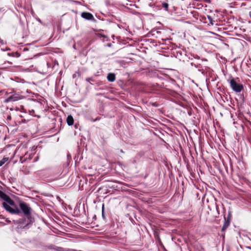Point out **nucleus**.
I'll return each mask as SVG.
<instances>
[{
	"label": "nucleus",
	"mask_w": 251,
	"mask_h": 251,
	"mask_svg": "<svg viewBox=\"0 0 251 251\" xmlns=\"http://www.w3.org/2000/svg\"><path fill=\"white\" fill-rule=\"evenodd\" d=\"M0 198L5 201L2 203L4 209L12 214L20 215V210L15 205L14 201L5 193L0 190Z\"/></svg>",
	"instance_id": "1"
},
{
	"label": "nucleus",
	"mask_w": 251,
	"mask_h": 251,
	"mask_svg": "<svg viewBox=\"0 0 251 251\" xmlns=\"http://www.w3.org/2000/svg\"><path fill=\"white\" fill-rule=\"evenodd\" d=\"M227 81L230 84V86L234 91L239 93L243 90V85L237 83L233 78L231 77Z\"/></svg>",
	"instance_id": "2"
},
{
	"label": "nucleus",
	"mask_w": 251,
	"mask_h": 251,
	"mask_svg": "<svg viewBox=\"0 0 251 251\" xmlns=\"http://www.w3.org/2000/svg\"><path fill=\"white\" fill-rule=\"evenodd\" d=\"M19 206L25 215L28 216L31 214V208L25 202L21 201L19 203Z\"/></svg>",
	"instance_id": "3"
},
{
	"label": "nucleus",
	"mask_w": 251,
	"mask_h": 251,
	"mask_svg": "<svg viewBox=\"0 0 251 251\" xmlns=\"http://www.w3.org/2000/svg\"><path fill=\"white\" fill-rule=\"evenodd\" d=\"M21 98H22V97L21 96H20L19 95L17 94H14L11 95L10 96L8 97L7 99H6L4 101L5 103H8V102H12V101H18V100H20V99H21Z\"/></svg>",
	"instance_id": "4"
},
{
	"label": "nucleus",
	"mask_w": 251,
	"mask_h": 251,
	"mask_svg": "<svg viewBox=\"0 0 251 251\" xmlns=\"http://www.w3.org/2000/svg\"><path fill=\"white\" fill-rule=\"evenodd\" d=\"M81 16L83 19H85L87 20H90V21H94L95 20V18H94V17L93 16V15L89 12H82L81 14Z\"/></svg>",
	"instance_id": "5"
},
{
	"label": "nucleus",
	"mask_w": 251,
	"mask_h": 251,
	"mask_svg": "<svg viewBox=\"0 0 251 251\" xmlns=\"http://www.w3.org/2000/svg\"><path fill=\"white\" fill-rule=\"evenodd\" d=\"M107 78L109 82H113L116 78L115 75L113 73H109L107 76Z\"/></svg>",
	"instance_id": "6"
},
{
	"label": "nucleus",
	"mask_w": 251,
	"mask_h": 251,
	"mask_svg": "<svg viewBox=\"0 0 251 251\" xmlns=\"http://www.w3.org/2000/svg\"><path fill=\"white\" fill-rule=\"evenodd\" d=\"M225 218V223L224 224V225L222 227V230L225 231L226 229V228L228 227V226L230 225V222L228 220H227V219H226V217H224Z\"/></svg>",
	"instance_id": "7"
},
{
	"label": "nucleus",
	"mask_w": 251,
	"mask_h": 251,
	"mask_svg": "<svg viewBox=\"0 0 251 251\" xmlns=\"http://www.w3.org/2000/svg\"><path fill=\"white\" fill-rule=\"evenodd\" d=\"M67 124L69 126H72L74 124V118L71 115H69L66 119Z\"/></svg>",
	"instance_id": "8"
},
{
	"label": "nucleus",
	"mask_w": 251,
	"mask_h": 251,
	"mask_svg": "<svg viewBox=\"0 0 251 251\" xmlns=\"http://www.w3.org/2000/svg\"><path fill=\"white\" fill-rule=\"evenodd\" d=\"M25 221V218H23V219H19V220H16V221H13L14 222V223L15 224H24V222Z\"/></svg>",
	"instance_id": "9"
},
{
	"label": "nucleus",
	"mask_w": 251,
	"mask_h": 251,
	"mask_svg": "<svg viewBox=\"0 0 251 251\" xmlns=\"http://www.w3.org/2000/svg\"><path fill=\"white\" fill-rule=\"evenodd\" d=\"M8 160V157H4L0 160V167L2 166Z\"/></svg>",
	"instance_id": "10"
},
{
	"label": "nucleus",
	"mask_w": 251,
	"mask_h": 251,
	"mask_svg": "<svg viewBox=\"0 0 251 251\" xmlns=\"http://www.w3.org/2000/svg\"><path fill=\"white\" fill-rule=\"evenodd\" d=\"M232 217V213L231 211H228V215L227 217H226V219H227V220H228L229 221H231V219Z\"/></svg>",
	"instance_id": "11"
},
{
	"label": "nucleus",
	"mask_w": 251,
	"mask_h": 251,
	"mask_svg": "<svg viewBox=\"0 0 251 251\" xmlns=\"http://www.w3.org/2000/svg\"><path fill=\"white\" fill-rule=\"evenodd\" d=\"M162 7L165 9L166 11L168 10L169 4L167 2H163L162 4Z\"/></svg>",
	"instance_id": "12"
},
{
	"label": "nucleus",
	"mask_w": 251,
	"mask_h": 251,
	"mask_svg": "<svg viewBox=\"0 0 251 251\" xmlns=\"http://www.w3.org/2000/svg\"><path fill=\"white\" fill-rule=\"evenodd\" d=\"M54 249L56 251H64V248L59 247H56Z\"/></svg>",
	"instance_id": "13"
},
{
	"label": "nucleus",
	"mask_w": 251,
	"mask_h": 251,
	"mask_svg": "<svg viewBox=\"0 0 251 251\" xmlns=\"http://www.w3.org/2000/svg\"><path fill=\"white\" fill-rule=\"evenodd\" d=\"M208 20H209V21L210 22V23L211 25H213V20H212V18L211 17H210V16H208Z\"/></svg>",
	"instance_id": "14"
},
{
	"label": "nucleus",
	"mask_w": 251,
	"mask_h": 251,
	"mask_svg": "<svg viewBox=\"0 0 251 251\" xmlns=\"http://www.w3.org/2000/svg\"><path fill=\"white\" fill-rule=\"evenodd\" d=\"M7 119L8 120H10L11 119V117L10 115H7Z\"/></svg>",
	"instance_id": "15"
},
{
	"label": "nucleus",
	"mask_w": 251,
	"mask_h": 251,
	"mask_svg": "<svg viewBox=\"0 0 251 251\" xmlns=\"http://www.w3.org/2000/svg\"><path fill=\"white\" fill-rule=\"evenodd\" d=\"M102 216L103 217L104 216V214H103V211H104V204H103L102 205Z\"/></svg>",
	"instance_id": "16"
},
{
	"label": "nucleus",
	"mask_w": 251,
	"mask_h": 251,
	"mask_svg": "<svg viewBox=\"0 0 251 251\" xmlns=\"http://www.w3.org/2000/svg\"><path fill=\"white\" fill-rule=\"evenodd\" d=\"M1 50L2 51L9 50V48H6L5 49H1Z\"/></svg>",
	"instance_id": "17"
},
{
	"label": "nucleus",
	"mask_w": 251,
	"mask_h": 251,
	"mask_svg": "<svg viewBox=\"0 0 251 251\" xmlns=\"http://www.w3.org/2000/svg\"><path fill=\"white\" fill-rule=\"evenodd\" d=\"M86 80L88 82H90V80H92V79L90 78H86Z\"/></svg>",
	"instance_id": "18"
},
{
	"label": "nucleus",
	"mask_w": 251,
	"mask_h": 251,
	"mask_svg": "<svg viewBox=\"0 0 251 251\" xmlns=\"http://www.w3.org/2000/svg\"><path fill=\"white\" fill-rule=\"evenodd\" d=\"M210 0H204V1H205V2H208V3L210 2Z\"/></svg>",
	"instance_id": "19"
},
{
	"label": "nucleus",
	"mask_w": 251,
	"mask_h": 251,
	"mask_svg": "<svg viewBox=\"0 0 251 251\" xmlns=\"http://www.w3.org/2000/svg\"><path fill=\"white\" fill-rule=\"evenodd\" d=\"M249 15L251 18V11L249 12Z\"/></svg>",
	"instance_id": "20"
},
{
	"label": "nucleus",
	"mask_w": 251,
	"mask_h": 251,
	"mask_svg": "<svg viewBox=\"0 0 251 251\" xmlns=\"http://www.w3.org/2000/svg\"><path fill=\"white\" fill-rule=\"evenodd\" d=\"M38 22H39L40 23H41V21L40 19H38Z\"/></svg>",
	"instance_id": "21"
},
{
	"label": "nucleus",
	"mask_w": 251,
	"mask_h": 251,
	"mask_svg": "<svg viewBox=\"0 0 251 251\" xmlns=\"http://www.w3.org/2000/svg\"><path fill=\"white\" fill-rule=\"evenodd\" d=\"M3 92V90H0V93H1V92Z\"/></svg>",
	"instance_id": "22"
},
{
	"label": "nucleus",
	"mask_w": 251,
	"mask_h": 251,
	"mask_svg": "<svg viewBox=\"0 0 251 251\" xmlns=\"http://www.w3.org/2000/svg\"><path fill=\"white\" fill-rule=\"evenodd\" d=\"M6 221H7V222H8V223L10 222V221H9V220H8H8H6Z\"/></svg>",
	"instance_id": "23"
},
{
	"label": "nucleus",
	"mask_w": 251,
	"mask_h": 251,
	"mask_svg": "<svg viewBox=\"0 0 251 251\" xmlns=\"http://www.w3.org/2000/svg\"><path fill=\"white\" fill-rule=\"evenodd\" d=\"M28 224H26L25 226H24V227H25V226H26Z\"/></svg>",
	"instance_id": "24"
}]
</instances>
